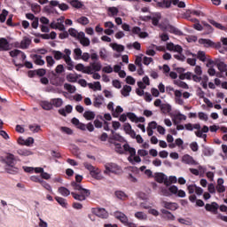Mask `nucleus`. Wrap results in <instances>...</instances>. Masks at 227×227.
<instances>
[{"label": "nucleus", "instance_id": "nucleus-51", "mask_svg": "<svg viewBox=\"0 0 227 227\" xmlns=\"http://www.w3.org/2000/svg\"><path fill=\"white\" fill-rule=\"evenodd\" d=\"M217 68L220 72H227V65L224 62H219L217 64Z\"/></svg>", "mask_w": 227, "mask_h": 227}, {"label": "nucleus", "instance_id": "nucleus-2", "mask_svg": "<svg viewBox=\"0 0 227 227\" xmlns=\"http://www.w3.org/2000/svg\"><path fill=\"white\" fill-rule=\"evenodd\" d=\"M51 54L53 55V58L56 59V61L64 59L67 65V70H74V61H72V58H70L72 54V51H70V49H65L64 53L60 51L52 50Z\"/></svg>", "mask_w": 227, "mask_h": 227}, {"label": "nucleus", "instance_id": "nucleus-34", "mask_svg": "<svg viewBox=\"0 0 227 227\" xmlns=\"http://www.w3.org/2000/svg\"><path fill=\"white\" fill-rule=\"evenodd\" d=\"M111 47L114 51H116V52H123V51H125V46L118 44L116 43H112Z\"/></svg>", "mask_w": 227, "mask_h": 227}, {"label": "nucleus", "instance_id": "nucleus-8", "mask_svg": "<svg viewBox=\"0 0 227 227\" xmlns=\"http://www.w3.org/2000/svg\"><path fill=\"white\" fill-rule=\"evenodd\" d=\"M124 152H129V157L128 158L129 162L131 164H134V160H132V157H135L136 155V149L134 147H130L129 144H125L123 145Z\"/></svg>", "mask_w": 227, "mask_h": 227}, {"label": "nucleus", "instance_id": "nucleus-1", "mask_svg": "<svg viewBox=\"0 0 227 227\" xmlns=\"http://www.w3.org/2000/svg\"><path fill=\"white\" fill-rule=\"evenodd\" d=\"M71 185L73 186V189L74 191H77L71 192L74 200H76L77 201H86V200L90 198L91 192H90V190L88 189L83 188L81 184H77L75 183V181H73L71 183Z\"/></svg>", "mask_w": 227, "mask_h": 227}, {"label": "nucleus", "instance_id": "nucleus-43", "mask_svg": "<svg viewBox=\"0 0 227 227\" xmlns=\"http://www.w3.org/2000/svg\"><path fill=\"white\" fill-rule=\"evenodd\" d=\"M64 88L65 90H67V91H68L69 93H75L76 91V88L75 86H73L72 84L70 83H65L64 84Z\"/></svg>", "mask_w": 227, "mask_h": 227}, {"label": "nucleus", "instance_id": "nucleus-54", "mask_svg": "<svg viewBox=\"0 0 227 227\" xmlns=\"http://www.w3.org/2000/svg\"><path fill=\"white\" fill-rule=\"evenodd\" d=\"M40 184L44 189H46V191L52 192V187H51V184H49L47 182L42 180Z\"/></svg>", "mask_w": 227, "mask_h": 227}, {"label": "nucleus", "instance_id": "nucleus-63", "mask_svg": "<svg viewBox=\"0 0 227 227\" xmlns=\"http://www.w3.org/2000/svg\"><path fill=\"white\" fill-rule=\"evenodd\" d=\"M90 176L92 178H95L96 180H102L103 178L100 173H98L97 170L91 172Z\"/></svg>", "mask_w": 227, "mask_h": 227}, {"label": "nucleus", "instance_id": "nucleus-39", "mask_svg": "<svg viewBox=\"0 0 227 227\" xmlns=\"http://www.w3.org/2000/svg\"><path fill=\"white\" fill-rule=\"evenodd\" d=\"M59 192L61 194V196L67 197L70 196V190L68 188L61 186L59 188Z\"/></svg>", "mask_w": 227, "mask_h": 227}, {"label": "nucleus", "instance_id": "nucleus-55", "mask_svg": "<svg viewBox=\"0 0 227 227\" xmlns=\"http://www.w3.org/2000/svg\"><path fill=\"white\" fill-rule=\"evenodd\" d=\"M32 8V12H34V13H40L42 7L40 5H38V4H33L31 5Z\"/></svg>", "mask_w": 227, "mask_h": 227}, {"label": "nucleus", "instance_id": "nucleus-13", "mask_svg": "<svg viewBox=\"0 0 227 227\" xmlns=\"http://www.w3.org/2000/svg\"><path fill=\"white\" fill-rule=\"evenodd\" d=\"M78 40L83 47H90V38L86 37L84 32H80L78 35Z\"/></svg>", "mask_w": 227, "mask_h": 227}, {"label": "nucleus", "instance_id": "nucleus-31", "mask_svg": "<svg viewBox=\"0 0 227 227\" xmlns=\"http://www.w3.org/2000/svg\"><path fill=\"white\" fill-rule=\"evenodd\" d=\"M63 22H65V17H61L57 20V29L59 31H65V25Z\"/></svg>", "mask_w": 227, "mask_h": 227}, {"label": "nucleus", "instance_id": "nucleus-40", "mask_svg": "<svg viewBox=\"0 0 227 227\" xmlns=\"http://www.w3.org/2000/svg\"><path fill=\"white\" fill-rule=\"evenodd\" d=\"M160 111L163 114H168L171 111V106L169 104H162L160 106Z\"/></svg>", "mask_w": 227, "mask_h": 227}, {"label": "nucleus", "instance_id": "nucleus-32", "mask_svg": "<svg viewBox=\"0 0 227 227\" xmlns=\"http://www.w3.org/2000/svg\"><path fill=\"white\" fill-rule=\"evenodd\" d=\"M202 153H203V155H205V157H210V156L214 155V149H212L208 146H205L202 149Z\"/></svg>", "mask_w": 227, "mask_h": 227}, {"label": "nucleus", "instance_id": "nucleus-27", "mask_svg": "<svg viewBox=\"0 0 227 227\" xmlns=\"http://www.w3.org/2000/svg\"><path fill=\"white\" fill-rule=\"evenodd\" d=\"M67 3H69V4H71V6H73V8H76L77 10H79L82 6H84L82 4V3H81V1H79V0H69V1H67Z\"/></svg>", "mask_w": 227, "mask_h": 227}, {"label": "nucleus", "instance_id": "nucleus-17", "mask_svg": "<svg viewBox=\"0 0 227 227\" xmlns=\"http://www.w3.org/2000/svg\"><path fill=\"white\" fill-rule=\"evenodd\" d=\"M199 43L200 45H204V47H206V48L215 47V43H214L212 40L203 39V38L199 39Z\"/></svg>", "mask_w": 227, "mask_h": 227}, {"label": "nucleus", "instance_id": "nucleus-28", "mask_svg": "<svg viewBox=\"0 0 227 227\" xmlns=\"http://www.w3.org/2000/svg\"><path fill=\"white\" fill-rule=\"evenodd\" d=\"M34 61L35 63V65H39V67H43V65H45V60L42 59V56L41 55H34Z\"/></svg>", "mask_w": 227, "mask_h": 227}, {"label": "nucleus", "instance_id": "nucleus-16", "mask_svg": "<svg viewBox=\"0 0 227 227\" xmlns=\"http://www.w3.org/2000/svg\"><path fill=\"white\" fill-rule=\"evenodd\" d=\"M160 213L163 215L164 219H167V221H175L176 217L173 213H171L169 210L167 209H160Z\"/></svg>", "mask_w": 227, "mask_h": 227}, {"label": "nucleus", "instance_id": "nucleus-19", "mask_svg": "<svg viewBox=\"0 0 227 227\" xmlns=\"http://www.w3.org/2000/svg\"><path fill=\"white\" fill-rule=\"evenodd\" d=\"M12 63L15 65V67H19V68H22V67H26V68H33V63L29 61H26L25 64H22L18 62L17 59H13Z\"/></svg>", "mask_w": 227, "mask_h": 227}, {"label": "nucleus", "instance_id": "nucleus-36", "mask_svg": "<svg viewBox=\"0 0 227 227\" xmlns=\"http://www.w3.org/2000/svg\"><path fill=\"white\" fill-rule=\"evenodd\" d=\"M165 179H166V175H164V173L155 174V181L158 182V184H164Z\"/></svg>", "mask_w": 227, "mask_h": 227}, {"label": "nucleus", "instance_id": "nucleus-45", "mask_svg": "<svg viewBox=\"0 0 227 227\" xmlns=\"http://www.w3.org/2000/svg\"><path fill=\"white\" fill-rule=\"evenodd\" d=\"M197 58L200 59V61H202L203 63L207 61V55L205 54V51H198Z\"/></svg>", "mask_w": 227, "mask_h": 227}, {"label": "nucleus", "instance_id": "nucleus-59", "mask_svg": "<svg viewBox=\"0 0 227 227\" xmlns=\"http://www.w3.org/2000/svg\"><path fill=\"white\" fill-rule=\"evenodd\" d=\"M29 130H31L34 133H38L39 130H42V128H40V125H29Z\"/></svg>", "mask_w": 227, "mask_h": 227}, {"label": "nucleus", "instance_id": "nucleus-9", "mask_svg": "<svg viewBox=\"0 0 227 227\" xmlns=\"http://www.w3.org/2000/svg\"><path fill=\"white\" fill-rule=\"evenodd\" d=\"M48 78L50 79L51 84L53 86H58L59 84V75L54 71L48 72Z\"/></svg>", "mask_w": 227, "mask_h": 227}, {"label": "nucleus", "instance_id": "nucleus-42", "mask_svg": "<svg viewBox=\"0 0 227 227\" xmlns=\"http://www.w3.org/2000/svg\"><path fill=\"white\" fill-rule=\"evenodd\" d=\"M41 106L43 109H44V111H51V109H52V103L51 101H43L42 102Z\"/></svg>", "mask_w": 227, "mask_h": 227}, {"label": "nucleus", "instance_id": "nucleus-53", "mask_svg": "<svg viewBox=\"0 0 227 227\" xmlns=\"http://www.w3.org/2000/svg\"><path fill=\"white\" fill-rule=\"evenodd\" d=\"M6 17H8V11L3 10L2 13L0 14V22H5L6 21Z\"/></svg>", "mask_w": 227, "mask_h": 227}, {"label": "nucleus", "instance_id": "nucleus-18", "mask_svg": "<svg viewBox=\"0 0 227 227\" xmlns=\"http://www.w3.org/2000/svg\"><path fill=\"white\" fill-rule=\"evenodd\" d=\"M0 51H10V43L6 38H0Z\"/></svg>", "mask_w": 227, "mask_h": 227}, {"label": "nucleus", "instance_id": "nucleus-4", "mask_svg": "<svg viewBox=\"0 0 227 227\" xmlns=\"http://www.w3.org/2000/svg\"><path fill=\"white\" fill-rule=\"evenodd\" d=\"M191 15H195L196 17H205V13H203L201 11L187 10L185 12V17L188 20H191V22H200L198 19H191Z\"/></svg>", "mask_w": 227, "mask_h": 227}, {"label": "nucleus", "instance_id": "nucleus-14", "mask_svg": "<svg viewBox=\"0 0 227 227\" xmlns=\"http://www.w3.org/2000/svg\"><path fill=\"white\" fill-rule=\"evenodd\" d=\"M75 70L82 72V74H88V75H91V74H93L91 72V67H84L82 64H77L75 66Z\"/></svg>", "mask_w": 227, "mask_h": 227}, {"label": "nucleus", "instance_id": "nucleus-20", "mask_svg": "<svg viewBox=\"0 0 227 227\" xmlns=\"http://www.w3.org/2000/svg\"><path fill=\"white\" fill-rule=\"evenodd\" d=\"M15 155L12 153H8L7 156L5 157V163L7 164L8 167L10 166H15Z\"/></svg>", "mask_w": 227, "mask_h": 227}, {"label": "nucleus", "instance_id": "nucleus-44", "mask_svg": "<svg viewBox=\"0 0 227 227\" xmlns=\"http://www.w3.org/2000/svg\"><path fill=\"white\" fill-rule=\"evenodd\" d=\"M171 7V0H162L161 3H160V6L158 8H170Z\"/></svg>", "mask_w": 227, "mask_h": 227}, {"label": "nucleus", "instance_id": "nucleus-48", "mask_svg": "<svg viewBox=\"0 0 227 227\" xmlns=\"http://www.w3.org/2000/svg\"><path fill=\"white\" fill-rule=\"evenodd\" d=\"M132 47L135 48L136 51H141V43L139 42H135L133 44L129 43L127 45L128 49H132Z\"/></svg>", "mask_w": 227, "mask_h": 227}, {"label": "nucleus", "instance_id": "nucleus-23", "mask_svg": "<svg viewBox=\"0 0 227 227\" xmlns=\"http://www.w3.org/2000/svg\"><path fill=\"white\" fill-rule=\"evenodd\" d=\"M104 100H105L104 96H102V95H98V97H96L93 101L94 107H98V108L100 107V106H102Z\"/></svg>", "mask_w": 227, "mask_h": 227}, {"label": "nucleus", "instance_id": "nucleus-29", "mask_svg": "<svg viewBox=\"0 0 227 227\" xmlns=\"http://www.w3.org/2000/svg\"><path fill=\"white\" fill-rule=\"evenodd\" d=\"M114 194L116 198H118V200H121L122 201H125L127 198H129V196H127V193L122 191H116Z\"/></svg>", "mask_w": 227, "mask_h": 227}, {"label": "nucleus", "instance_id": "nucleus-50", "mask_svg": "<svg viewBox=\"0 0 227 227\" xmlns=\"http://www.w3.org/2000/svg\"><path fill=\"white\" fill-rule=\"evenodd\" d=\"M91 67L95 72H100V70H102V64H100V62H93Z\"/></svg>", "mask_w": 227, "mask_h": 227}, {"label": "nucleus", "instance_id": "nucleus-5", "mask_svg": "<svg viewBox=\"0 0 227 227\" xmlns=\"http://www.w3.org/2000/svg\"><path fill=\"white\" fill-rule=\"evenodd\" d=\"M161 206L165 210H171L172 212H175V210H178L179 207L178 203L176 202H168L166 200L161 201Z\"/></svg>", "mask_w": 227, "mask_h": 227}, {"label": "nucleus", "instance_id": "nucleus-7", "mask_svg": "<svg viewBox=\"0 0 227 227\" xmlns=\"http://www.w3.org/2000/svg\"><path fill=\"white\" fill-rule=\"evenodd\" d=\"M11 58H19L21 61V63L23 61H26V53H24L22 51L20 50H12L9 52Z\"/></svg>", "mask_w": 227, "mask_h": 227}, {"label": "nucleus", "instance_id": "nucleus-11", "mask_svg": "<svg viewBox=\"0 0 227 227\" xmlns=\"http://www.w3.org/2000/svg\"><path fill=\"white\" fill-rule=\"evenodd\" d=\"M105 173H118L120 171V167L116 163H107L106 166Z\"/></svg>", "mask_w": 227, "mask_h": 227}, {"label": "nucleus", "instance_id": "nucleus-3", "mask_svg": "<svg viewBox=\"0 0 227 227\" xmlns=\"http://www.w3.org/2000/svg\"><path fill=\"white\" fill-rule=\"evenodd\" d=\"M114 217L118 219L124 226H129V227H137V224L129 222V217L125 215L124 213L117 211L114 213Z\"/></svg>", "mask_w": 227, "mask_h": 227}, {"label": "nucleus", "instance_id": "nucleus-22", "mask_svg": "<svg viewBox=\"0 0 227 227\" xmlns=\"http://www.w3.org/2000/svg\"><path fill=\"white\" fill-rule=\"evenodd\" d=\"M17 154L20 155L21 157H29V155H33V152L28 149H18Z\"/></svg>", "mask_w": 227, "mask_h": 227}, {"label": "nucleus", "instance_id": "nucleus-12", "mask_svg": "<svg viewBox=\"0 0 227 227\" xmlns=\"http://www.w3.org/2000/svg\"><path fill=\"white\" fill-rule=\"evenodd\" d=\"M182 162L188 164L189 166H198L196 160H194V158L189 154H184L183 156Z\"/></svg>", "mask_w": 227, "mask_h": 227}, {"label": "nucleus", "instance_id": "nucleus-15", "mask_svg": "<svg viewBox=\"0 0 227 227\" xmlns=\"http://www.w3.org/2000/svg\"><path fill=\"white\" fill-rule=\"evenodd\" d=\"M133 35H138L139 38H148V32H141V27H134L131 29Z\"/></svg>", "mask_w": 227, "mask_h": 227}, {"label": "nucleus", "instance_id": "nucleus-57", "mask_svg": "<svg viewBox=\"0 0 227 227\" xmlns=\"http://www.w3.org/2000/svg\"><path fill=\"white\" fill-rule=\"evenodd\" d=\"M208 76H204L202 82H200L202 88L207 90L208 88Z\"/></svg>", "mask_w": 227, "mask_h": 227}, {"label": "nucleus", "instance_id": "nucleus-33", "mask_svg": "<svg viewBox=\"0 0 227 227\" xmlns=\"http://www.w3.org/2000/svg\"><path fill=\"white\" fill-rule=\"evenodd\" d=\"M51 106H53L54 107H61L63 106V99L58 98H52L51 99Z\"/></svg>", "mask_w": 227, "mask_h": 227}, {"label": "nucleus", "instance_id": "nucleus-25", "mask_svg": "<svg viewBox=\"0 0 227 227\" xmlns=\"http://www.w3.org/2000/svg\"><path fill=\"white\" fill-rule=\"evenodd\" d=\"M20 145H25V146H31L33 143H35V138L34 137H28L27 139H19Z\"/></svg>", "mask_w": 227, "mask_h": 227}, {"label": "nucleus", "instance_id": "nucleus-37", "mask_svg": "<svg viewBox=\"0 0 227 227\" xmlns=\"http://www.w3.org/2000/svg\"><path fill=\"white\" fill-rule=\"evenodd\" d=\"M76 22L82 26H88V24H90V20L86 16H82L76 20Z\"/></svg>", "mask_w": 227, "mask_h": 227}, {"label": "nucleus", "instance_id": "nucleus-52", "mask_svg": "<svg viewBox=\"0 0 227 227\" xmlns=\"http://www.w3.org/2000/svg\"><path fill=\"white\" fill-rule=\"evenodd\" d=\"M83 166L86 169H88V171H90V175L91 173L95 172V167H93L91 163L85 162L83 163Z\"/></svg>", "mask_w": 227, "mask_h": 227}, {"label": "nucleus", "instance_id": "nucleus-10", "mask_svg": "<svg viewBox=\"0 0 227 227\" xmlns=\"http://www.w3.org/2000/svg\"><path fill=\"white\" fill-rule=\"evenodd\" d=\"M205 209L207 212H211V214H217V211L219 210V204L217 202H212L211 204H206Z\"/></svg>", "mask_w": 227, "mask_h": 227}, {"label": "nucleus", "instance_id": "nucleus-30", "mask_svg": "<svg viewBox=\"0 0 227 227\" xmlns=\"http://www.w3.org/2000/svg\"><path fill=\"white\" fill-rule=\"evenodd\" d=\"M130 91H132V87L129 85H124L121 93L123 97H129V95H130Z\"/></svg>", "mask_w": 227, "mask_h": 227}, {"label": "nucleus", "instance_id": "nucleus-64", "mask_svg": "<svg viewBox=\"0 0 227 227\" xmlns=\"http://www.w3.org/2000/svg\"><path fill=\"white\" fill-rule=\"evenodd\" d=\"M175 59H177L178 61H185V55L181 53L174 55Z\"/></svg>", "mask_w": 227, "mask_h": 227}, {"label": "nucleus", "instance_id": "nucleus-60", "mask_svg": "<svg viewBox=\"0 0 227 227\" xmlns=\"http://www.w3.org/2000/svg\"><path fill=\"white\" fill-rule=\"evenodd\" d=\"M99 56L101 59H106L107 58V51L106 50V48H101L99 50Z\"/></svg>", "mask_w": 227, "mask_h": 227}, {"label": "nucleus", "instance_id": "nucleus-47", "mask_svg": "<svg viewBox=\"0 0 227 227\" xmlns=\"http://www.w3.org/2000/svg\"><path fill=\"white\" fill-rule=\"evenodd\" d=\"M135 217L137 219H139L140 221H145V219L147 218L146 214L140 211L135 213Z\"/></svg>", "mask_w": 227, "mask_h": 227}, {"label": "nucleus", "instance_id": "nucleus-24", "mask_svg": "<svg viewBox=\"0 0 227 227\" xmlns=\"http://www.w3.org/2000/svg\"><path fill=\"white\" fill-rule=\"evenodd\" d=\"M31 45V39L29 37H24L20 43V49H28Z\"/></svg>", "mask_w": 227, "mask_h": 227}, {"label": "nucleus", "instance_id": "nucleus-56", "mask_svg": "<svg viewBox=\"0 0 227 227\" xmlns=\"http://www.w3.org/2000/svg\"><path fill=\"white\" fill-rule=\"evenodd\" d=\"M168 31H170V33H173L174 35H182V32L174 26H169Z\"/></svg>", "mask_w": 227, "mask_h": 227}, {"label": "nucleus", "instance_id": "nucleus-21", "mask_svg": "<svg viewBox=\"0 0 227 227\" xmlns=\"http://www.w3.org/2000/svg\"><path fill=\"white\" fill-rule=\"evenodd\" d=\"M88 86L93 91H102V85L100 82H94V83H88Z\"/></svg>", "mask_w": 227, "mask_h": 227}, {"label": "nucleus", "instance_id": "nucleus-62", "mask_svg": "<svg viewBox=\"0 0 227 227\" xmlns=\"http://www.w3.org/2000/svg\"><path fill=\"white\" fill-rule=\"evenodd\" d=\"M65 72V67L62 64H59L55 68V74H63Z\"/></svg>", "mask_w": 227, "mask_h": 227}, {"label": "nucleus", "instance_id": "nucleus-61", "mask_svg": "<svg viewBox=\"0 0 227 227\" xmlns=\"http://www.w3.org/2000/svg\"><path fill=\"white\" fill-rule=\"evenodd\" d=\"M127 116L129 120H130V121H133L136 123V121L137 120V115H136V114L129 112L127 114Z\"/></svg>", "mask_w": 227, "mask_h": 227}, {"label": "nucleus", "instance_id": "nucleus-58", "mask_svg": "<svg viewBox=\"0 0 227 227\" xmlns=\"http://www.w3.org/2000/svg\"><path fill=\"white\" fill-rule=\"evenodd\" d=\"M67 79L69 82H77V76L74 74H67Z\"/></svg>", "mask_w": 227, "mask_h": 227}, {"label": "nucleus", "instance_id": "nucleus-26", "mask_svg": "<svg viewBox=\"0 0 227 227\" xmlns=\"http://www.w3.org/2000/svg\"><path fill=\"white\" fill-rule=\"evenodd\" d=\"M83 117L85 118V120L91 121V120H95V112L90 110L85 111L83 114Z\"/></svg>", "mask_w": 227, "mask_h": 227}, {"label": "nucleus", "instance_id": "nucleus-41", "mask_svg": "<svg viewBox=\"0 0 227 227\" xmlns=\"http://www.w3.org/2000/svg\"><path fill=\"white\" fill-rule=\"evenodd\" d=\"M107 12L109 17H116V15L119 13V11L116 7H109Z\"/></svg>", "mask_w": 227, "mask_h": 227}, {"label": "nucleus", "instance_id": "nucleus-46", "mask_svg": "<svg viewBox=\"0 0 227 227\" xmlns=\"http://www.w3.org/2000/svg\"><path fill=\"white\" fill-rule=\"evenodd\" d=\"M68 33H69L70 36H73V38H77V40H78L79 39V34L81 32H78L75 28H69Z\"/></svg>", "mask_w": 227, "mask_h": 227}, {"label": "nucleus", "instance_id": "nucleus-35", "mask_svg": "<svg viewBox=\"0 0 227 227\" xmlns=\"http://www.w3.org/2000/svg\"><path fill=\"white\" fill-rule=\"evenodd\" d=\"M5 170L9 175H17L19 173V168L15 167V165L7 167Z\"/></svg>", "mask_w": 227, "mask_h": 227}, {"label": "nucleus", "instance_id": "nucleus-6", "mask_svg": "<svg viewBox=\"0 0 227 227\" xmlns=\"http://www.w3.org/2000/svg\"><path fill=\"white\" fill-rule=\"evenodd\" d=\"M91 213L95 214L97 217H100V219H107L109 217V213L106 211V208H92Z\"/></svg>", "mask_w": 227, "mask_h": 227}, {"label": "nucleus", "instance_id": "nucleus-38", "mask_svg": "<svg viewBox=\"0 0 227 227\" xmlns=\"http://www.w3.org/2000/svg\"><path fill=\"white\" fill-rule=\"evenodd\" d=\"M56 201L59 205L62 206L64 208H67L68 203L67 202V199H63L62 197H55Z\"/></svg>", "mask_w": 227, "mask_h": 227}, {"label": "nucleus", "instance_id": "nucleus-49", "mask_svg": "<svg viewBox=\"0 0 227 227\" xmlns=\"http://www.w3.org/2000/svg\"><path fill=\"white\" fill-rule=\"evenodd\" d=\"M46 63H47V67H54V65L56 63V60H54L52 56H47L46 57Z\"/></svg>", "mask_w": 227, "mask_h": 227}]
</instances>
